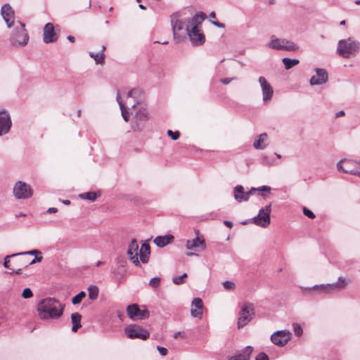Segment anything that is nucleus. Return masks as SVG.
I'll return each instance as SVG.
<instances>
[{
    "label": "nucleus",
    "mask_w": 360,
    "mask_h": 360,
    "mask_svg": "<svg viewBox=\"0 0 360 360\" xmlns=\"http://www.w3.org/2000/svg\"><path fill=\"white\" fill-rule=\"evenodd\" d=\"M345 115V112L343 110H340L338 112L336 113L335 117H339L340 116H343Z\"/></svg>",
    "instance_id": "obj_49"
},
{
    "label": "nucleus",
    "mask_w": 360,
    "mask_h": 360,
    "mask_svg": "<svg viewBox=\"0 0 360 360\" xmlns=\"http://www.w3.org/2000/svg\"><path fill=\"white\" fill-rule=\"evenodd\" d=\"M68 39L70 41H71V42H74V41H75V38H74V37L70 36V35L68 37Z\"/></svg>",
    "instance_id": "obj_52"
},
{
    "label": "nucleus",
    "mask_w": 360,
    "mask_h": 360,
    "mask_svg": "<svg viewBox=\"0 0 360 360\" xmlns=\"http://www.w3.org/2000/svg\"><path fill=\"white\" fill-rule=\"evenodd\" d=\"M12 125L10 115L8 112L0 111V136L8 133Z\"/></svg>",
    "instance_id": "obj_21"
},
{
    "label": "nucleus",
    "mask_w": 360,
    "mask_h": 360,
    "mask_svg": "<svg viewBox=\"0 0 360 360\" xmlns=\"http://www.w3.org/2000/svg\"><path fill=\"white\" fill-rule=\"evenodd\" d=\"M254 315V309L252 304L245 303L243 306L238 319V327L239 328L245 326L252 319Z\"/></svg>",
    "instance_id": "obj_10"
},
{
    "label": "nucleus",
    "mask_w": 360,
    "mask_h": 360,
    "mask_svg": "<svg viewBox=\"0 0 360 360\" xmlns=\"http://www.w3.org/2000/svg\"><path fill=\"white\" fill-rule=\"evenodd\" d=\"M1 14L8 28H12V27L15 26V23L18 20H15L14 11L8 4L3 5L1 9Z\"/></svg>",
    "instance_id": "obj_18"
},
{
    "label": "nucleus",
    "mask_w": 360,
    "mask_h": 360,
    "mask_svg": "<svg viewBox=\"0 0 360 360\" xmlns=\"http://www.w3.org/2000/svg\"><path fill=\"white\" fill-rule=\"evenodd\" d=\"M255 360H269L268 356L264 353H259L255 358Z\"/></svg>",
    "instance_id": "obj_44"
},
{
    "label": "nucleus",
    "mask_w": 360,
    "mask_h": 360,
    "mask_svg": "<svg viewBox=\"0 0 360 360\" xmlns=\"http://www.w3.org/2000/svg\"><path fill=\"white\" fill-rule=\"evenodd\" d=\"M213 25H214L215 26L218 27H224L223 24H221L218 22H212Z\"/></svg>",
    "instance_id": "obj_51"
},
{
    "label": "nucleus",
    "mask_w": 360,
    "mask_h": 360,
    "mask_svg": "<svg viewBox=\"0 0 360 360\" xmlns=\"http://www.w3.org/2000/svg\"><path fill=\"white\" fill-rule=\"evenodd\" d=\"M256 190L269 192L271 191V188L267 186H263L258 188H252L250 191L245 192L243 187L240 185H238L235 187L234 189V198L238 202L246 201L249 199L250 195L252 193V191Z\"/></svg>",
    "instance_id": "obj_12"
},
{
    "label": "nucleus",
    "mask_w": 360,
    "mask_h": 360,
    "mask_svg": "<svg viewBox=\"0 0 360 360\" xmlns=\"http://www.w3.org/2000/svg\"><path fill=\"white\" fill-rule=\"evenodd\" d=\"M116 98H117V103H118V104L120 105V110H121V112H122V116L123 119L124 120L125 122H128V120H129V112H127V108H126L124 104L121 101V98H120V95L119 92L117 93Z\"/></svg>",
    "instance_id": "obj_30"
},
{
    "label": "nucleus",
    "mask_w": 360,
    "mask_h": 360,
    "mask_svg": "<svg viewBox=\"0 0 360 360\" xmlns=\"http://www.w3.org/2000/svg\"><path fill=\"white\" fill-rule=\"evenodd\" d=\"M103 264L102 262L101 261H98L97 263H96V266H99L100 265H101Z\"/></svg>",
    "instance_id": "obj_57"
},
{
    "label": "nucleus",
    "mask_w": 360,
    "mask_h": 360,
    "mask_svg": "<svg viewBox=\"0 0 360 360\" xmlns=\"http://www.w3.org/2000/svg\"><path fill=\"white\" fill-rule=\"evenodd\" d=\"M338 171L354 174L360 177V161L349 159H342L337 164Z\"/></svg>",
    "instance_id": "obj_8"
},
{
    "label": "nucleus",
    "mask_w": 360,
    "mask_h": 360,
    "mask_svg": "<svg viewBox=\"0 0 360 360\" xmlns=\"http://www.w3.org/2000/svg\"><path fill=\"white\" fill-rule=\"evenodd\" d=\"M160 283V278L158 277H155L150 279L149 282V285L154 288H158Z\"/></svg>",
    "instance_id": "obj_40"
},
{
    "label": "nucleus",
    "mask_w": 360,
    "mask_h": 360,
    "mask_svg": "<svg viewBox=\"0 0 360 360\" xmlns=\"http://www.w3.org/2000/svg\"><path fill=\"white\" fill-rule=\"evenodd\" d=\"M292 328L295 335H297V337H300L302 335V328L299 323H294L292 324Z\"/></svg>",
    "instance_id": "obj_35"
},
{
    "label": "nucleus",
    "mask_w": 360,
    "mask_h": 360,
    "mask_svg": "<svg viewBox=\"0 0 360 360\" xmlns=\"http://www.w3.org/2000/svg\"><path fill=\"white\" fill-rule=\"evenodd\" d=\"M40 253L39 251L37 250H30V251H28V252H21V253H18V254H13L12 256H18V255H37V254H39Z\"/></svg>",
    "instance_id": "obj_43"
},
{
    "label": "nucleus",
    "mask_w": 360,
    "mask_h": 360,
    "mask_svg": "<svg viewBox=\"0 0 360 360\" xmlns=\"http://www.w3.org/2000/svg\"><path fill=\"white\" fill-rule=\"evenodd\" d=\"M13 195L17 199H26L32 195L31 187L26 183L19 181L14 185Z\"/></svg>",
    "instance_id": "obj_13"
},
{
    "label": "nucleus",
    "mask_w": 360,
    "mask_h": 360,
    "mask_svg": "<svg viewBox=\"0 0 360 360\" xmlns=\"http://www.w3.org/2000/svg\"><path fill=\"white\" fill-rule=\"evenodd\" d=\"M171 22L172 27V31L174 34V37L176 39L179 32L181 31L185 30L188 23L186 25L184 22L179 19L177 15H172L171 17Z\"/></svg>",
    "instance_id": "obj_22"
},
{
    "label": "nucleus",
    "mask_w": 360,
    "mask_h": 360,
    "mask_svg": "<svg viewBox=\"0 0 360 360\" xmlns=\"http://www.w3.org/2000/svg\"><path fill=\"white\" fill-rule=\"evenodd\" d=\"M125 333L129 338H139L146 340L149 338L150 333L146 329L136 325H129L125 328Z\"/></svg>",
    "instance_id": "obj_16"
},
{
    "label": "nucleus",
    "mask_w": 360,
    "mask_h": 360,
    "mask_svg": "<svg viewBox=\"0 0 360 360\" xmlns=\"http://www.w3.org/2000/svg\"><path fill=\"white\" fill-rule=\"evenodd\" d=\"M267 46L276 50H285L289 51H295L298 49V46L292 41L286 39H279L272 35Z\"/></svg>",
    "instance_id": "obj_7"
},
{
    "label": "nucleus",
    "mask_w": 360,
    "mask_h": 360,
    "mask_svg": "<svg viewBox=\"0 0 360 360\" xmlns=\"http://www.w3.org/2000/svg\"><path fill=\"white\" fill-rule=\"evenodd\" d=\"M181 335V332H176L174 334V338H177L179 335Z\"/></svg>",
    "instance_id": "obj_54"
},
{
    "label": "nucleus",
    "mask_w": 360,
    "mask_h": 360,
    "mask_svg": "<svg viewBox=\"0 0 360 360\" xmlns=\"http://www.w3.org/2000/svg\"><path fill=\"white\" fill-rule=\"evenodd\" d=\"M291 338V333L288 330H278L271 336V342L279 347L285 346Z\"/></svg>",
    "instance_id": "obj_17"
},
{
    "label": "nucleus",
    "mask_w": 360,
    "mask_h": 360,
    "mask_svg": "<svg viewBox=\"0 0 360 360\" xmlns=\"http://www.w3.org/2000/svg\"><path fill=\"white\" fill-rule=\"evenodd\" d=\"M81 319H82V316L79 313L76 312V313L72 314V315H71V320H72V330L73 332H76L79 328H80L82 327V325L80 323Z\"/></svg>",
    "instance_id": "obj_29"
},
{
    "label": "nucleus",
    "mask_w": 360,
    "mask_h": 360,
    "mask_svg": "<svg viewBox=\"0 0 360 360\" xmlns=\"http://www.w3.org/2000/svg\"><path fill=\"white\" fill-rule=\"evenodd\" d=\"M191 314L192 316L201 319L202 316L203 302L199 297L194 298L191 302Z\"/></svg>",
    "instance_id": "obj_24"
},
{
    "label": "nucleus",
    "mask_w": 360,
    "mask_h": 360,
    "mask_svg": "<svg viewBox=\"0 0 360 360\" xmlns=\"http://www.w3.org/2000/svg\"><path fill=\"white\" fill-rule=\"evenodd\" d=\"M360 48L359 42L352 37L339 41L337 53L344 58L356 56Z\"/></svg>",
    "instance_id": "obj_5"
},
{
    "label": "nucleus",
    "mask_w": 360,
    "mask_h": 360,
    "mask_svg": "<svg viewBox=\"0 0 360 360\" xmlns=\"http://www.w3.org/2000/svg\"><path fill=\"white\" fill-rule=\"evenodd\" d=\"M231 80H232V79H230V78H224V79H221L220 82L224 84H228Z\"/></svg>",
    "instance_id": "obj_48"
},
{
    "label": "nucleus",
    "mask_w": 360,
    "mask_h": 360,
    "mask_svg": "<svg viewBox=\"0 0 360 360\" xmlns=\"http://www.w3.org/2000/svg\"><path fill=\"white\" fill-rule=\"evenodd\" d=\"M203 20L204 14L200 13L188 20L186 32L193 45L199 46L205 42V36L198 27Z\"/></svg>",
    "instance_id": "obj_3"
},
{
    "label": "nucleus",
    "mask_w": 360,
    "mask_h": 360,
    "mask_svg": "<svg viewBox=\"0 0 360 360\" xmlns=\"http://www.w3.org/2000/svg\"><path fill=\"white\" fill-rule=\"evenodd\" d=\"M63 203H64V204H66V205H69V204H70V201H69V200H64V201H63Z\"/></svg>",
    "instance_id": "obj_58"
},
{
    "label": "nucleus",
    "mask_w": 360,
    "mask_h": 360,
    "mask_svg": "<svg viewBox=\"0 0 360 360\" xmlns=\"http://www.w3.org/2000/svg\"><path fill=\"white\" fill-rule=\"evenodd\" d=\"M105 50V46L104 45L102 46L101 50L98 53L90 52L89 55L91 58H93L96 64H103L104 62V51Z\"/></svg>",
    "instance_id": "obj_28"
},
{
    "label": "nucleus",
    "mask_w": 360,
    "mask_h": 360,
    "mask_svg": "<svg viewBox=\"0 0 360 360\" xmlns=\"http://www.w3.org/2000/svg\"><path fill=\"white\" fill-rule=\"evenodd\" d=\"M210 16L212 18H216V15H215V13L214 12H211V13L210 14Z\"/></svg>",
    "instance_id": "obj_55"
},
{
    "label": "nucleus",
    "mask_w": 360,
    "mask_h": 360,
    "mask_svg": "<svg viewBox=\"0 0 360 360\" xmlns=\"http://www.w3.org/2000/svg\"><path fill=\"white\" fill-rule=\"evenodd\" d=\"M162 44H167V41H163Z\"/></svg>",
    "instance_id": "obj_62"
},
{
    "label": "nucleus",
    "mask_w": 360,
    "mask_h": 360,
    "mask_svg": "<svg viewBox=\"0 0 360 360\" xmlns=\"http://www.w3.org/2000/svg\"><path fill=\"white\" fill-rule=\"evenodd\" d=\"M224 224L229 228L232 227L233 226V224L229 221H224Z\"/></svg>",
    "instance_id": "obj_50"
},
{
    "label": "nucleus",
    "mask_w": 360,
    "mask_h": 360,
    "mask_svg": "<svg viewBox=\"0 0 360 360\" xmlns=\"http://www.w3.org/2000/svg\"><path fill=\"white\" fill-rule=\"evenodd\" d=\"M224 288L229 290H233L235 289V283L230 281H226L222 283Z\"/></svg>",
    "instance_id": "obj_38"
},
{
    "label": "nucleus",
    "mask_w": 360,
    "mask_h": 360,
    "mask_svg": "<svg viewBox=\"0 0 360 360\" xmlns=\"http://www.w3.org/2000/svg\"><path fill=\"white\" fill-rule=\"evenodd\" d=\"M355 4H357V5H360V0H356L355 1Z\"/></svg>",
    "instance_id": "obj_59"
},
{
    "label": "nucleus",
    "mask_w": 360,
    "mask_h": 360,
    "mask_svg": "<svg viewBox=\"0 0 360 360\" xmlns=\"http://www.w3.org/2000/svg\"><path fill=\"white\" fill-rule=\"evenodd\" d=\"M167 134L171 137L172 140H177L180 136V133L178 131H173L170 129L167 130Z\"/></svg>",
    "instance_id": "obj_39"
},
{
    "label": "nucleus",
    "mask_w": 360,
    "mask_h": 360,
    "mask_svg": "<svg viewBox=\"0 0 360 360\" xmlns=\"http://www.w3.org/2000/svg\"><path fill=\"white\" fill-rule=\"evenodd\" d=\"M141 0H136V1L140 2Z\"/></svg>",
    "instance_id": "obj_63"
},
{
    "label": "nucleus",
    "mask_w": 360,
    "mask_h": 360,
    "mask_svg": "<svg viewBox=\"0 0 360 360\" xmlns=\"http://www.w3.org/2000/svg\"><path fill=\"white\" fill-rule=\"evenodd\" d=\"M58 212V209L56 207H50L47 210V213L52 214Z\"/></svg>",
    "instance_id": "obj_46"
},
{
    "label": "nucleus",
    "mask_w": 360,
    "mask_h": 360,
    "mask_svg": "<svg viewBox=\"0 0 360 360\" xmlns=\"http://www.w3.org/2000/svg\"><path fill=\"white\" fill-rule=\"evenodd\" d=\"M316 75L310 79L311 85H320L328 81V73L324 69H316Z\"/></svg>",
    "instance_id": "obj_23"
},
{
    "label": "nucleus",
    "mask_w": 360,
    "mask_h": 360,
    "mask_svg": "<svg viewBox=\"0 0 360 360\" xmlns=\"http://www.w3.org/2000/svg\"><path fill=\"white\" fill-rule=\"evenodd\" d=\"M282 61L286 70H289L293 68L294 66L298 65L300 63V60L297 59H291L289 58H283Z\"/></svg>",
    "instance_id": "obj_31"
},
{
    "label": "nucleus",
    "mask_w": 360,
    "mask_h": 360,
    "mask_svg": "<svg viewBox=\"0 0 360 360\" xmlns=\"http://www.w3.org/2000/svg\"><path fill=\"white\" fill-rule=\"evenodd\" d=\"M157 349L162 356H166L167 354V349L165 347L158 346Z\"/></svg>",
    "instance_id": "obj_45"
},
{
    "label": "nucleus",
    "mask_w": 360,
    "mask_h": 360,
    "mask_svg": "<svg viewBox=\"0 0 360 360\" xmlns=\"http://www.w3.org/2000/svg\"><path fill=\"white\" fill-rule=\"evenodd\" d=\"M29 41V36L25 30V24L17 21L12 27L10 41L14 46H24Z\"/></svg>",
    "instance_id": "obj_6"
},
{
    "label": "nucleus",
    "mask_w": 360,
    "mask_h": 360,
    "mask_svg": "<svg viewBox=\"0 0 360 360\" xmlns=\"http://www.w3.org/2000/svg\"><path fill=\"white\" fill-rule=\"evenodd\" d=\"M186 276H187V274L186 273H184L181 276L173 278V282H174V283H175L176 285L181 284V283H183V278H186Z\"/></svg>",
    "instance_id": "obj_41"
},
{
    "label": "nucleus",
    "mask_w": 360,
    "mask_h": 360,
    "mask_svg": "<svg viewBox=\"0 0 360 360\" xmlns=\"http://www.w3.org/2000/svg\"><path fill=\"white\" fill-rule=\"evenodd\" d=\"M269 144V137L266 133L257 136L253 143V146L257 150L264 149Z\"/></svg>",
    "instance_id": "obj_25"
},
{
    "label": "nucleus",
    "mask_w": 360,
    "mask_h": 360,
    "mask_svg": "<svg viewBox=\"0 0 360 360\" xmlns=\"http://www.w3.org/2000/svg\"><path fill=\"white\" fill-rule=\"evenodd\" d=\"M252 351L253 348L251 346H247L242 350L241 353L231 356L229 360H250Z\"/></svg>",
    "instance_id": "obj_27"
},
{
    "label": "nucleus",
    "mask_w": 360,
    "mask_h": 360,
    "mask_svg": "<svg viewBox=\"0 0 360 360\" xmlns=\"http://www.w3.org/2000/svg\"><path fill=\"white\" fill-rule=\"evenodd\" d=\"M22 297L25 299H29L33 297V293L30 288H26L23 290Z\"/></svg>",
    "instance_id": "obj_37"
},
{
    "label": "nucleus",
    "mask_w": 360,
    "mask_h": 360,
    "mask_svg": "<svg viewBox=\"0 0 360 360\" xmlns=\"http://www.w3.org/2000/svg\"><path fill=\"white\" fill-rule=\"evenodd\" d=\"M276 155L278 158H281V155H279V154H276Z\"/></svg>",
    "instance_id": "obj_61"
},
{
    "label": "nucleus",
    "mask_w": 360,
    "mask_h": 360,
    "mask_svg": "<svg viewBox=\"0 0 360 360\" xmlns=\"http://www.w3.org/2000/svg\"><path fill=\"white\" fill-rule=\"evenodd\" d=\"M345 24V20H342V21L340 22V25H344Z\"/></svg>",
    "instance_id": "obj_60"
},
{
    "label": "nucleus",
    "mask_w": 360,
    "mask_h": 360,
    "mask_svg": "<svg viewBox=\"0 0 360 360\" xmlns=\"http://www.w3.org/2000/svg\"><path fill=\"white\" fill-rule=\"evenodd\" d=\"M127 255L130 260L136 266H139L140 262L146 264L150 255V245L144 243L141 245L140 250H139V244L136 240L132 239L128 246Z\"/></svg>",
    "instance_id": "obj_2"
},
{
    "label": "nucleus",
    "mask_w": 360,
    "mask_h": 360,
    "mask_svg": "<svg viewBox=\"0 0 360 360\" xmlns=\"http://www.w3.org/2000/svg\"><path fill=\"white\" fill-rule=\"evenodd\" d=\"M37 311L41 319H57L62 316L63 307L56 300L48 297L38 303Z\"/></svg>",
    "instance_id": "obj_1"
},
{
    "label": "nucleus",
    "mask_w": 360,
    "mask_h": 360,
    "mask_svg": "<svg viewBox=\"0 0 360 360\" xmlns=\"http://www.w3.org/2000/svg\"><path fill=\"white\" fill-rule=\"evenodd\" d=\"M41 259H42L41 257H35L34 259H33L31 262H29V264H34L36 262H41Z\"/></svg>",
    "instance_id": "obj_47"
},
{
    "label": "nucleus",
    "mask_w": 360,
    "mask_h": 360,
    "mask_svg": "<svg viewBox=\"0 0 360 360\" xmlns=\"http://www.w3.org/2000/svg\"><path fill=\"white\" fill-rule=\"evenodd\" d=\"M174 240V236L172 234H167L165 236H158L155 238L153 243L159 248H163L167 245L171 243Z\"/></svg>",
    "instance_id": "obj_26"
},
{
    "label": "nucleus",
    "mask_w": 360,
    "mask_h": 360,
    "mask_svg": "<svg viewBox=\"0 0 360 360\" xmlns=\"http://www.w3.org/2000/svg\"><path fill=\"white\" fill-rule=\"evenodd\" d=\"M258 82L262 91V99L264 103L271 100L274 95V89L264 77H259Z\"/></svg>",
    "instance_id": "obj_19"
},
{
    "label": "nucleus",
    "mask_w": 360,
    "mask_h": 360,
    "mask_svg": "<svg viewBox=\"0 0 360 360\" xmlns=\"http://www.w3.org/2000/svg\"><path fill=\"white\" fill-rule=\"evenodd\" d=\"M58 38V34L55 31L52 23H46L43 30V40L44 43L49 44L56 41Z\"/></svg>",
    "instance_id": "obj_20"
},
{
    "label": "nucleus",
    "mask_w": 360,
    "mask_h": 360,
    "mask_svg": "<svg viewBox=\"0 0 360 360\" xmlns=\"http://www.w3.org/2000/svg\"><path fill=\"white\" fill-rule=\"evenodd\" d=\"M303 213H304V214L305 216H307L309 219H314L315 218V214L313 213V212L311 211L310 210L306 208V207H304Z\"/></svg>",
    "instance_id": "obj_42"
},
{
    "label": "nucleus",
    "mask_w": 360,
    "mask_h": 360,
    "mask_svg": "<svg viewBox=\"0 0 360 360\" xmlns=\"http://www.w3.org/2000/svg\"><path fill=\"white\" fill-rule=\"evenodd\" d=\"M271 204L265 206L264 208L259 211L258 214L252 219V221L257 226L261 227H266L269 225L271 219L270 214L271 212Z\"/></svg>",
    "instance_id": "obj_9"
},
{
    "label": "nucleus",
    "mask_w": 360,
    "mask_h": 360,
    "mask_svg": "<svg viewBox=\"0 0 360 360\" xmlns=\"http://www.w3.org/2000/svg\"><path fill=\"white\" fill-rule=\"evenodd\" d=\"M88 296L90 300H94L98 296V288L96 285H90L88 288Z\"/></svg>",
    "instance_id": "obj_33"
},
{
    "label": "nucleus",
    "mask_w": 360,
    "mask_h": 360,
    "mask_svg": "<svg viewBox=\"0 0 360 360\" xmlns=\"http://www.w3.org/2000/svg\"><path fill=\"white\" fill-rule=\"evenodd\" d=\"M196 236L195 238L186 241V248L187 250L195 252H202L206 249V244L204 237L200 235L199 231H195Z\"/></svg>",
    "instance_id": "obj_15"
},
{
    "label": "nucleus",
    "mask_w": 360,
    "mask_h": 360,
    "mask_svg": "<svg viewBox=\"0 0 360 360\" xmlns=\"http://www.w3.org/2000/svg\"><path fill=\"white\" fill-rule=\"evenodd\" d=\"M346 285V279L345 278L340 277L337 283L314 285L313 288L320 290L321 292L324 293H333L345 288Z\"/></svg>",
    "instance_id": "obj_14"
},
{
    "label": "nucleus",
    "mask_w": 360,
    "mask_h": 360,
    "mask_svg": "<svg viewBox=\"0 0 360 360\" xmlns=\"http://www.w3.org/2000/svg\"><path fill=\"white\" fill-rule=\"evenodd\" d=\"M139 7L140 8H141V9H145V8H146L145 6H144V5H143V4H139Z\"/></svg>",
    "instance_id": "obj_56"
},
{
    "label": "nucleus",
    "mask_w": 360,
    "mask_h": 360,
    "mask_svg": "<svg viewBox=\"0 0 360 360\" xmlns=\"http://www.w3.org/2000/svg\"><path fill=\"white\" fill-rule=\"evenodd\" d=\"M127 314L132 320L146 319L150 316V311L145 306L143 307V309H140L139 306L136 304L129 305L127 307Z\"/></svg>",
    "instance_id": "obj_11"
},
{
    "label": "nucleus",
    "mask_w": 360,
    "mask_h": 360,
    "mask_svg": "<svg viewBox=\"0 0 360 360\" xmlns=\"http://www.w3.org/2000/svg\"><path fill=\"white\" fill-rule=\"evenodd\" d=\"M98 196H100L99 192H87L79 195L80 198L88 200L91 202L94 201Z\"/></svg>",
    "instance_id": "obj_32"
},
{
    "label": "nucleus",
    "mask_w": 360,
    "mask_h": 360,
    "mask_svg": "<svg viewBox=\"0 0 360 360\" xmlns=\"http://www.w3.org/2000/svg\"><path fill=\"white\" fill-rule=\"evenodd\" d=\"M186 255L187 256H198V255L197 253H195V252H187L186 253Z\"/></svg>",
    "instance_id": "obj_53"
},
{
    "label": "nucleus",
    "mask_w": 360,
    "mask_h": 360,
    "mask_svg": "<svg viewBox=\"0 0 360 360\" xmlns=\"http://www.w3.org/2000/svg\"><path fill=\"white\" fill-rule=\"evenodd\" d=\"M10 257H13V256H12V255H11V256H7V257L5 258V259H4V266L6 268H7V269H10L12 271V272H13V273H15V274H20V271H21V269H20H20H16V270H15V269H14L10 268V266H9V264H8V263H9L8 258H9Z\"/></svg>",
    "instance_id": "obj_36"
},
{
    "label": "nucleus",
    "mask_w": 360,
    "mask_h": 360,
    "mask_svg": "<svg viewBox=\"0 0 360 360\" xmlns=\"http://www.w3.org/2000/svg\"><path fill=\"white\" fill-rule=\"evenodd\" d=\"M86 296V293L84 291H81L79 293L76 295L72 299V303L73 304H79L82 299Z\"/></svg>",
    "instance_id": "obj_34"
},
{
    "label": "nucleus",
    "mask_w": 360,
    "mask_h": 360,
    "mask_svg": "<svg viewBox=\"0 0 360 360\" xmlns=\"http://www.w3.org/2000/svg\"><path fill=\"white\" fill-rule=\"evenodd\" d=\"M135 92L136 91L132 89L127 93V98L126 103L127 105H130L132 107V108L134 109V110H137L134 117V125L133 126V128L134 129V130L139 131L143 128L144 124L148 120V117L147 110L146 108L143 106V105L140 104L139 103L134 104L133 102H130L129 101V98L134 96Z\"/></svg>",
    "instance_id": "obj_4"
}]
</instances>
